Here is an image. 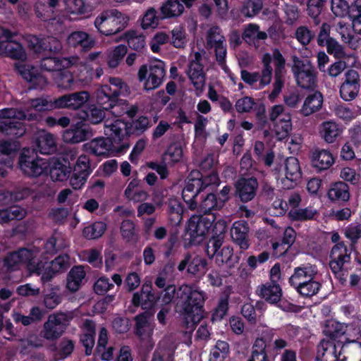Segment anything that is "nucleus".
Listing matches in <instances>:
<instances>
[{
  "mask_svg": "<svg viewBox=\"0 0 361 361\" xmlns=\"http://www.w3.org/2000/svg\"><path fill=\"white\" fill-rule=\"evenodd\" d=\"M272 59L274 61V89L271 96L275 97L281 92L285 82L286 59L278 49L273 51L272 55L264 54L262 58L261 73H250L247 70L240 71L241 79L247 85L253 86L257 81L259 82V87H264L270 84L273 75V68L271 65Z\"/></svg>",
  "mask_w": 361,
  "mask_h": 361,
  "instance_id": "f257e3e1",
  "label": "nucleus"
},
{
  "mask_svg": "<svg viewBox=\"0 0 361 361\" xmlns=\"http://www.w3.org/2000/svg\"><path fill=\"white\" fill-rule=\"evenodd\" d=\"M104 133L107 138L99 137L84 145L90 153L96 156L106 155L110 151L123 152L130 147L128 125L121 120L106 121Z\"/></svg>",
  "mask_w": 361,
  "mask_h": 361,
  "instance_id": "f03ea898",
  "label": "nucleus"
},
{
  "mask_svg": "<svg viewBox=\"0 0 361 361\" xmlns=\"http://www.w3.org/2000/svg\"><path fill=\"white\" fill-rule=\"evenodd\" d=\"M206 295L203 291L194 289L183 284L177 290V299L181 307L182 312L190 327L199 323L204 317V303Z\"/></svg>",
  "mask_w": 361,
  "mask_h": 361,
  "instance_id": "7ed1b4c3",
  "label": "nucleus"
},
{
  "mask_svg": "<svg viewBox=\"0 0 361 361\" xmlns=\"http://www.w3.org/2000/svg\"><path fill=\"white\" fill-rule=\"evenodd\" d=\"M109 84L101 86L96 92L97 104L105 110L113 108L119 96L129 94L128 85L119 78H110Z\"/></svg>",
  "mask_w": 361,
  "mask_h": 361,
  "instance_id": "20e7f679",
  "label": "nucleus"
},
{
  "mask_svg": "<svg viewBox=\"0 0 361 361\" xmlns=\"http://www.w3.org/2000/svg\"><path fill=\"white\" fill-rule=\"evenodd\" d=\"M129 18L116 9L106 10L100 13L94 22L97 31L105 36L116 35L128 25Z\"/></svg>",
  "mask_w": 361,
  "mask_h": 361,
  "instance_id": "39448f33",
  "label": "nucleus"
},
{
  "mask_svg": "<svg viewBox=\"0 0 361 361\" xmlns=\"http://www.w3.org/2000/svg\"><path fill=\"white\" fill-rule=\"evenodd\" d=\"M292 72L298 86L305 90H313L317 87V73L308 59L292 56Z\"/></svg>",
  "mask_w": 361,
  "mask_h": 361,
  "instance_id": "423d86ee",
  "label": "nucleus"
},
{
  "mask_svg": "<svg viewBox=\"0 0 361 361\" xmlns=\"http://www.w3.org/2000/svg\"><path fill=\"white\" fill-rule=\"evenodd\" d=\"M73 319V313L59 312L51 314L44 323L39 336L49 341H55L64 333L66 323Z\"/></svg>",
  "mask_w": 361,
  "mask_h": 361,
  "instance_id": "0eeeda50",
  "label": "nucleus"
},
{
  "mask_svg": "<svg viewBox=\"0 0 361 361\" xmlns=\"http://www.w3.org/2000/svg\"><path fill=\"white\" fill-rule=\"evenodd\" d=\"M165 75L164 63L157 61L149 66H141L137 78L140 82H144V89L149 91L158 88L162 84Z\"/></svg>",
  "mask_w": 361,
  "mask_h": 361,
  "instance_id": "6e6552de",
  "label": "nucleus"
},
{
  "mask_svg": "<svg viewBox=\"0 0 361 361\" xmlns=\"http://www.w3.org/2000/svg\"><path fill=\"white\" fill-rule=\"evenodd\" d=\"M16 35L9 30L0 27V37L6 40L0 41V55H4L14 60L24 61L27 59V53L19 42L11 40Z\"/></svg>",
  "mask_w": 361,
  "mask_h": 361,
  "instance_id": "1a4fd4ad",
  "label": "nucleus"
},
{
  "mask_svg": "<svg viewBox=\"0 0 361 361\" xmlns=\"http://www.w3.org/2000/svg\"><path fill=\"white\" fill-rule=\"evenodd\" d=\"M18 164L22 171L30 177H37L47 169L45 159L34 156L33 151L24 149L19 157Z\"/></svg>",
  "mask_w": 361,
  "mask_h": 361,
  "instance_id": "9d476101",
  "label": "nucleus"
},
{
  "mask_svg": "<svg viewBox=\"0 0 361 361\" xmlns=\"http://www.w3.org/2000/svg\"><path fill=\"white\" fill-rule=\"evenodd\" d=\"M360 87V78L357 71L350 69L345 73V80L340 87L341 97L345 101L356 98Z\"/></svg>",
  "mask_w": 361,
  "mask_h": 361,
  "instance_id": "9b49d317",
  "label": "nucleus"
},
{
  "mask_svg": "<svg viewBox=\"0 0 361 361\" xmlns=\"http://www.w3.org/2000/svg\"><path fill=\"white\" fill-rule=\"evenodd\" d=\"M214 221L213 216L209 217L194 215L188 221L187 233L193 240L204 236L209 232Z\"/></svg>",
  "mask_w": 361,
  "mask_h": 361,
  "instance_id": "f8f14e48",
  "label": "nucleus"
},
{
  "mask_svg": "<svg viewBox=\"0 0 361 361\" xmlns=\"http://www.w3.org/2000/svg\"><path fill=\"white\" fill-rule=\"evenodd\" d=\"M28 46L36 54L46 51L51 54H57L62 49L61 42L54 37L40 39L33 36L29 39Z\"/></svg>",
  "mask_w": 361,
  "mask_h": 361,
  "instance_id": "ddd939ff",
  "label": "nucleus"
},
{
  "mask_svg": "<svg viewBox=\"0 0 361 361\" xmlns=\"http://www.w3.org/2000/svg\"><path fill=\"white\" fill-rule=\"evenodd\" d=\"M341 343L343 341H339L335 343L332 341L322 340L317 348V361H336L341 357L342 353H340Z\"/></svg>",
  "mask_w": 361,
  "mask_h": 361,
  "instance_id": "4468645a",
  "label": "nucleus"
},
{
  "mask_svg": "<svg viewBox=\"0 0 361 361\" xmlns=\"http://www.w3.org/2000/svg\"><path fill=\"white\" fill-rule=\"evenodd\" d=\"M90 98L87 91H80L68 94L56 99V106L58 109H69L75 110L83 106Z\"/></svg>",
  "mask_w": 361,
  "mask_h": 361,
  "instance_id": "2eb2a0df",
  "label": "nucleus"
},
{
  "mask_svg": "<svg viewBox=\"0 0 361 361\" xmlns=\"http://www.w3.org/2000/svg\"><path fill=\"white\" fill-rule=\"evenodd\" d=\"M92 136L91 128L85 123H78L75 126L66 130L63 133V140L66 143H79Z\"/></svg>",
  "mask_w": 361,
  "mask_h": 361,
  "instance_id": "dca6fc26",
  "label": "nucleus"
},
{
  "mask_svg": "<svg viewBox=\"0 0 361 361\" xmlns=\"http://www.w3.org/2000/svg\"><path fill=\"white\" fill-rule=\"evenodd\" d=\"M250 228L245 221H238L233 223L231 228V236L233 241L242 250H246L250 247Z\"/></svg>",
  "mask_w": 361,
  "mask_h": 361,
  "instance_id": "f3484780",
  "label": "nucleus"
},
{
  "mask_svg": "<svg viewBox=\"0 0 361 361\" xmlns=\"http://www.w3.org/2000/svg\"><path fill=\"white\" fill-rule=\"evenodd\" d=\"M226 230V224L224 221H219L215 224L213 229L215 235L209 240L206 247L207 255L210 259L214 257L215 255L221 249Z\"/></svg>",
  "mask_w": 361,
  "mask_h": 361,
  "instance_id": "a211bd4d",
  "label": "nucleus"
},
{
  "mask_svg": "<svg viewBox=\"0 0 361 361\" xmlns=\"http://www.w3.org/2000/svg\"><path fill=\"white\" fill-rule=\"evenodd\" d=\"M67 43L70 47H79L83 51H88L95 46L96 41L89 33L76 30L68 35Z\"/></svg>",
  "mask_w": 361,
  "mask_h": 361,
  "instance_id": "6ab92c4d",
  "label": "nucleus"
},
{
  "mask_svg": "<svg viewBox=\"0 0 361 361\" xmlns=\"http://www.w3.org/2000/svg\"><path fill=\"white\" fill-rule=\"evenodd\" d=\"M31 255L32 250L25 247L9 252L3 259L4 267L8 271L17 269L19 265L26 263Z\"/></svg>",
  "mask_w": 361,
  "mask_h": 361,
  "instance_id": "aec40b11",
  "label": "nucleus"
},
{
  "mask_svg": "<svg viewBox=\"0 0 361 361\" xmlns=\"http://www.w3.org/2000/svg\"><path fill=\"white\" fill-rule=\"evenodd\" d=\"M237 192L242 202H247L256 195L258 182L255 178H240L235 185Z\"/></svg>",
  "mask_w": 361,
  "mask_h": 361,
  "instance_id": "412c9836",
  "label": "nucleus"
},
{
  "mask_svg": "<svg viewBox=\"0 0 361 361\" xmlns=\"http://www.w3.org/2000/svg\"><path fill=\"white\" fill-rule=\"evenodd\" d=\"M151 314L145 312L137 315L135 320V335L142 341H148L151 338L154 326L151 323Z\"/></svg>",
  "mask_w": 361,
  "mask_h": 361,
  "instance_id": "4be33fe9",
  "label": "nucleus"
},
{
  "mask_svg": "<svg viewBox=\"0 0 361 361\" xmlns=\"http://www.w3.org/2000/svg\"><path fill=\"white\" fill-rule=\"evenodd\" d=\"M56 150L54 136L45 130L39 131L35 138V148L31 151H37L43 154H51Z\"/></svg>",
  "mask_w": 361,
  "mask_h": 361,
  "instance_id": "5701e85b",
  "label": "nucleus"
},
{
  "mask_svg": "<svg viewBox=\"0 0 361 361\" xmlns=\"http://www.w3.org/2000/svg\"><path fill=\"white\" fill-rule=\"evenodd\" d=\"M348 326L338 322L331 320L328 321L324 326L323 333L330 338L329 341L338 343L339 341H343L344 343L349 341L346 336Z\"/></svg>",
  "mask_w": 361,
  "mask_h": 361,
  "instance_id": "b1692460",
  "label": "nucleus"
},
{
  "mask_svg": "<svg viewBox=\"0 0 361 361\" xmlns=\"http://www.w3.org/2000/svg\"><path fill=\"white\" fill-rule=\"evenodd\" d=\"M157 299L158 296L152 292V283H145L140 291H137L133 294L132 303L136 307L140 305L150 307L156 303Z\"/></svg>",
  "mask_w": 361,
  "mask_h": 361,
  "instance_id": "393cba45",
  "label": "nucleus"
},
{
  "mask_svg": "<svg viewBox=\"0 0 361 361\" xmlns=\"http://www.w3.org/2000/svg\"><path fill=\"white\" fill-rule=\"evenodd\" d=\"M317 273V270L312 266L297 267L289 279V282L296 288L306 281L313 280Z\"/></svg>",
  "mask_w": 361,
  "mask_h": 361,
  "instance_id": "a878e982",
  "label": "nucleus"
},
{
  "mask_svg": "<svg viewBox=\"0 0 361 361\" xmlns=\"http://www.w3.org/2000/svg\"><path fill=\"white\" fill-rule=\"evenodd\" d=\"M334 162L331 153L326 149H316L312 152V166L319 171L329 169Z\"/></svg>",
  "mask_w": 361,
  "mask_h": 361,
  "instance_id": "bb28decb",
  "label": "nucleus"
},
{
  "mask_svg": "<svg viewBox=\"0 0 361 361\" xmlns=\"http://www.w3.org/2000/svg\"><path fill=\"white\" fill-rule=\"evenodd\" d=\"M259 295L269 303L275 304L281 298L282 291L279 285L276 283H267L262 285L259 289Z\"/></svg>",
  "mask_w": 361,
  "mask_h": 361,
  "instance_id": "cd10ccee",
  "label": "nucleus"
},
{
  "mask_svg": "<svg viewBox=\"0 0 361 361\" xmlns=\"http://www.w3.org/2000/svg\"><path fill=\"white\" fill-rule=\"evenodd\" d=\"M341 353L343 361H361V343L354 340L341 343Z\"/></svg>",
  "mask_w": 361,
  "mask_h": 361,
  "instance_id": "c85d7f7f",
  "label": "nucleus"
},
{
  "mask_svg": "<svg viewBox=\"0 0 361 361\" xmlns=\"http://www.w3.org/2000/svg\"><path fill=\"white\" fill-rule=\"evenodd\" d=\"M85 271L82 266H75L68 272L66 278V288L72 293L79 290L82 281L85 277Z\"/></svg>",
  "mask_w": 361,
  "mask_h": 361,
  "instance_id": "c756f323",
  "label": "nucleus"
},
{
  "mask_svg": "<svg viewBox=\"0 0 361 361\" xmlns=\"http://www.w3.org/2000/svg\"><path fill=\"white\" fill-rule=\"evenodd\" d=\"M322 103L323 97L321 93L310 94L305 99L300 113L304 116H309L318 111L322 108Z\"/></svg>",
  "mask_w": 361,
  "mask_h": 361,
  "instance_id": "7c9ffc66",
  "label": "nucleus"
},
{
  "mask_svg": "<svg viewBox=\"0 0 361 361\" xmlns=\"http://www.w3.org/2000/svg\"><path fill=\"white\" fill-rule=\"evenodd\" d=\"M327 195L333 202H347L350 196L348 185L343 181L332 184Z\"/></svg>",
  "mask_w": 361,
  "mask_h": 361,
  "instance_id": "2f4dec72",
  "label": "nucleus"
},
{
  "mask_svg": "<svg viewBox=\"0 0 361 361\" xmlns=\"http://www.w3.org/2000/svg\"><path fill=\"white\" fill-rule=\"evenodd\" d=\"M319 135L327 143H333L341 133L338 125L334 121H324L319 126Z\"/></svg>",
  "mask_w": 361,
  "mask_h": 361,
  "instance_id": "473e14b6",
  "label": "nucleus"
},
{
  "mask_svg": "<svg viewBox=\"0 0 361 361\" xmlns=\"http://www.w3.org/2000/svg\"><path fill=\"white\" fill-rule=\"evenodd\" d=\"M188 75L195 89L202 90L205 85L203 65L198 63L189 64Z\"/></svg>",
  "mask_w": 361,
  "mask_h": 361,
  "instance_id": "72a5a7b5",
  "label": "nucleus"
},
{
  "mask_svg": "<svg viewBox=\"0 0 361 361\" xmlns=\"http://www.w3.org/2000/svg\"><path fill=\"white\" fill-rule=\"evenodd\" d=\"M183 11L184 6L179 0H167L160 7L161 18L178 17Z\"/></svg>",
  "mask_w": 361,
  "mask_h": 361,
  "instance_id": "f704fd0d",
  "label": "nucleus"
},
{
  "mask_svg": "<svg viewBox=\"0 0 361 361\" xmlns=\"http://www.w3.org/2000/svg\"><path fill=\"white\" fill-rule=\"evenodd\" d=\"M286 178L295 183L301 178V170L298 159L290 157L285 161Z\"/></svg>",
  "mask_w": 361,
  "mask_h": 361,
  "instance_id": "c9c22d12",
  "label": "nucleus"
},
{
  "mask_svg": "<svg viewBox=\"0 0 361 361\" xmlns=\"http://www.w3.org/2000/svg\"><path fill=\"white\" fill-rule=\"evenodd\" d=\"M274 124V130L279 140L286 137L292 130L291 116L290 114L283 115Z\"/></svg>",
  "mask_w": 361,
  "mask_h": 361,
  "instance_id": "e433bc0d",
  "label": "nucleus"
},
{
  "mask_svg": "<svg viewBox=\"0 0 361 361\" xmlns=\"http://www.w3.org/2000/svg\"><path fill=\"white\" fill-rule=\"evenodd\" d=\"M26 129L23 123L19 121H9L6 123H0V133L6 136L19 137L25 133Z\"/></svg>",
  "mask_w": 361,
  "mask_h": 361,
  "instance_id": "4c0bfd02",
  "label": "nucleus"
},
{
  "mask_svg": "<svg viewBox=\"0 0 361 361\" xmlns=\"http://www.w3.org/2000/svg\"><path fill=\"white\" fill-rule=\"evenodd\" d=\"M223 208L222 202L219 201L216 195L207 194L202 198L197 209L204 214H209L214 210H220Z\"/></svg>",
  "mask_w": 361,
  "mask_h": 361,
  "instance_id": "58836bf2",
  "label": "nucleus"
},
{
  "mask_svg": "<svg viewBox=\"0 0 361 361\" xmlns=\"http://www.w3.org/2000/svg\"><path fill=\"white\" fill-rule=\"evenodd\" d=\"M71 171V166L57 160L51 166L50 177L54 181H63L69 177Z\"/></svg>",
  "mask_w": 361,
  "mask_h": 361,
  "instance_id": "ea45409f",
  "label": "nucleus"
},
{
  "mask_svg": "<svg viewBox=\"0 0 361 361\" xmlns=\"http://www.w3.org/2000/svg\"><path fill=\"white\" fill-rule=\"evenodd\" d=\"M267 343L263 338L255 340L250 357L247 361H269L266 351Z\"/></svg>",
  "mask_w": 361,
  "mask_h": 361,
  "instance_id": "a19ab883",
  "label": "nucleus"
},
{
  "mask_svg": "<svg viewBox=\"0 0 361 361\" xmlns=\"http://www.w3.org/2000/svg\"><path fill=\"white\" fill-rule=\"evenodd\" d=\"M55 103L56 99L51 100L47 98L39 97L29 100L27 102L26 104L35 111L40 112L58 109Z\"/></svg>",
  "mask_w": 361,
  "mask_h": 361,
  "instance_id": "79ce46f5",
  "label": "nucleus"
},
{
  "mask_svg": "<svg viewBox=\"0 0 361 361\" xmlns=\"http://www.w3.org/2000/svg\"><path fill=\"white\" fill-rule=\"evenodd\" d=\"M66 245L60 233L54 232V234L47 240L44 249L47 253L54 255L58 251L63 249Z\"/></svg>",
  "mask_w": 361,
  "mask_h": 361,
  "instance_id": "37998d69",
  "label": "nucleus"
},
{
  "mask_svg": "<svg viewBox=\"0 0 361 361\" xmlns=\"http://www.w3.org/2000/svg\"><path fill=\"white\" fill-rule=\"evenodd\" d=\"M120 232L123 239L126 242L136 241L137 239L135 224L131 220L126 219L121 222Z\"/></svg>",
  "mask_w": 361,
  "mask_h": 361,
  "instance_id": "c03bdc74",
  "label": "nucleus"
},
{
  "mask_svg": "<svg viewBox=\"0 0 361 361\" xmlns=\"http://www.w3.org/2000/svg\"><path fill=\"white\" fill-rule=\"evenodd\" d=\"M128 49L125 45L116 46L112 51H109L107 57V64L110 68H116L127 54Z\"/></svg>",
  "mask_w": 361,
  "mask_h": 361,
  "instance_id": "a18cd8bd",
  "label": "nucleus"
},
{
  "mask_svg": "<svg viewBox=\"0 0 361 361\" xmlns=\"http://www.w3.org/2000/svg\"><path fill=\"white\" fill-rule=\"evenodd\" d=\"M56 83L59 87L67 90H76L79 85L78 81L75 80L68 71L60 73L56 78Z\"/></svg>",
  "mask_w": 361,
  "mask_h": 361,
  "instance_id": "49530a36",
  "label": "nucleus"
},
{
  "mask_svg": "<svg viewBox=\"0 0 361 361\" xmlns=\"http://www.w3.org/2000/svg\"><path fill=\"white\" fill-rule=\"evenodd\" d=\"M226 42V38L222 35L221 29L217 26L210 27L206 36V44L207 48H211L212 47L224 44Z\"/></svg>",
  "mask_w": 361,
  "mask_h": 361,
  "instance_id": "de8ad7c7",
  "label": "nucleus"
},
{
  "mask_svg": "<svg viewBox=\"0 0 361 361\" xmlns=\"http://www.w3.org/2000/svg\"><path fill=\"white\" fill-rule=\"evenodd\" d=\"M262 8V0H247L243 3L240 12L245 17L252 18L257 15Z\"/></svg>",
  "mask_w": 361,
  "mask_h": 361,
  "instance_id": "09e8293b",
  "label": "nucleus"
},
{
  "mask_svg": "<svg viewBox=\"0 0 361 361\" xmlns=\"http://www.w3.org/2000/svg\"><path fill=\"white\" fill-rule=\"evenodd\" d=\"M105 231L106 224L102 221H97L85 227L82 234L87 239H96L101 237Z\"/></svg>",
  "mask_w": 361,
  "mask_h": 361,
  "instance_id": "8fccbe9b",
  "label": "nucleus"
},
{
  "mask_svg": "<svg viewBox=\"0 0 361 361\" xmlns=\"http://www.w3.org/2000/svg\"><path fill=\"white\" fill-rule=\"evenodd\" d=\"M66 9L73 14H86L92 11V7L84 0H66Z\"/></svg>",
  "mask_w": 361,
  "mask_h": 361,
  "instance_id": "3c124183",
  "label": "nucleus"
},
{
  "mask_svg": "<svg viewBox=\"0 0 361 361\" xmlns=\"http://www.w3.org/2000/svg\"><path fill=\"white\" fill-rule=\"evenodd\" d=\"M162 19L161 15L158 16L157 10L154 8L151 7L145 13L142 17L141 26L145 30L149 27H156L158 25L159 20Z\"/></svg>",
  "mask_w": 361,
  "mask_h": 361,
  "instance_id": "603ef678",
  "label": "nucleus"
},
{
  "mask_svg": "<svg viewBox=\"0 0 361 361\" xmlns=\"http://www.w3.org/2000/svg\"><path fill=\"white\" fill-rule=\"evenodd\" d=\"M233 250L232 247L229 246L223 247L219 252L215 255V262L219 266L228 264L230 267H234L237 262H233Z\"/></svg>",
  "mask_w": 361,
  "mask_h": 361,
  "instance_id": "864d4df0",
  "label": "nucleus"
},
{
  "mask_svg": "<svg viewBox=\"0 0 361 361\" xmlns=\"http://www.w3.org/2000/svg\"><path fill=\"white\" fill-rule=\"evenodd\" d=\"M31 250L32 257L26 262L27 269L30 273L40 275L47 267L46 263L37 259V256L39 252L37 250L32 249Z\"/></svg>",
  "mask_w": 361,
  "mask_h": 361,
  "instance_id": "5fc2aeb1",
  "label": "nucleus"
},
{
  "mask_svg": "<svg viewBox=\"0 0 361 361\" xmlns=\"http://www.w3.org/2000/svg\"><path fill=\"white\" fill-rule=\"evenodd\" d=\"M326 0H309L307 4V12L310 17L314 19L315 25H319L320 20L318 17L321 14Z\"/></svg>",
  "mask_w": 361,
  "mask_h": 361,
  "instance_id": "6e6d98bb",
  "label": "nucleus"
},
{
  "mask_svg": "<svg viewBox=\"0 0 361 361\" xmlns=\"http://www.w3.org/2000/svg\"><path fill=\"white\" fill-rule=\"evenodd\" d=\"M174 353L175 348L173 345L166 348L161 342L158 350L154 353L152 361H173Z\"/></svg>",
  "mask_w": 361,
  "mask_h": 361,
  "instance_id": "4d7b16f0",
  "label": "nucleus"
},
{
  "mask_svg": "<svg viewBox=\"0 0 361 361\" xmlns=\"http://www.w3.org/2000/svg\"><path fill=\"white\" fill-rule=\"evenodd\" d=\"M295 37L302 45H308L315 37V33L306 25H300L295 30Z\"/></svg>",
  "mask_w": 361,
  "mask_h": 361,
  "instance_id": "13d9d810",
  "label": "nucleus"
},
{
  "mask_svg": "<svg viewBox=\"0 0 361 361\" xmlns=\"http://www.w3.org/2000/svg\"><path fill=\"white\" fill-rule=\"evenodd\" d=\"M188 42L185 30L182 27H177L171 30V44L178 49H183Z\"/></svg>",
  "mask_w": 361,
  "mask_h": 361,
  "instance_id": "bf43d9fd",
  "label": "nucleus"
},
{
  "mask_svg": "<svg viewBox=\"0 0 361 361\" xmlns=\"http://www.w3.org/2000/svg\"><path fill=\"white\" fill-rule=\"evenodd\" d=\"M285 14V23L292 26L295 25L300 18V13L298 6L293 4L285 3L283 6Z\"/></svg>",
  "mask_w": 361,
  "mask_h": 361,
  "instance_id": "052dcab7",
  "label": "nucleus"
},
{
  "mask_svg": "<svg viewBox=\"0 0 361 361\" xmlns=\"http://www.w3.org/2000/svg\"><path fill=\"white\" fill-rule=\"evenodd\" d=\"M331 259H339L344 262H350V252L346 245L343 243L336 244L331 249L330 254Z\"/></svg>",
  "mask_w": 361,
  "mask_h": 361,
  "instance_id": "680f3d73",
  "label": "nucleus"
},
{
  "mask_svg": "<svg viewBox=\"0 0 361 361\" xmlns=\"http://www.w3.org/2000/svg\"><path fill=\"white\" fill-rule=\"evenodd\" d=\"M320 283L316 281H307L296 288L298 292L305 297H312L316 295L320 289Z\"/></svg>",
  "mask_w": 361,
  "mask_h": 361,
  "instance_id": "e2e57ef3",
  "label": "nucleus"
},
{
  "mask_svg": "<svg viewBox=\"0 0 361 361\" xmlns=\"http://www.w3.org/2000/svg\"><path fill=\"white\" fill-rule=\"evenodd\" d=\"M48 266L56 274L65 271L70 266L69 257L67 255H59L52 260Z\"/></svg>",
  "mask_w": 361,
  "mask_h": 361,
  "instance_id": "0e129e2a",
  "label": "nucleus"
},
{
  "mask_svg": "<svg viewBox=\"0 0 361 361\" xmlns=\"http://www.w3.org/2000/svg\"><path fill=\"white\" fill-rule=\"evenodd\" d=\"M331 8L337 17H345L349 14L350 6L346 0H331Z\"/></svg>",
  "mask_w": 361,
  "mask_h": 361,
  "instance_id": "69168bd1",
  "label": "nucleus"
},
{
  "mask_svg": "<svg viewBox=\"0 0 361 361\" xmlns=\"http://www.w3.org/2000/svg\"><path fill=\"white\" fill-rule=\"evenodd\" d=\"M329 40L330 41H328V42L324 45V47L326 48L328 54L333 55L336 59H344L346 54L343 46L334 38L330 39Z\"/></svg>",
  "mask_w": 361,
  "mask_h": 361,
  "instance_id": "338daca9",
  "label": "nucleus"
},
{
  "mask_svg": "<svg viewBox=\"0 0 361 361\" xmlns=\"http://www.w3.org/2000/svg\"><path fill=\"white\" fill-rule=\"evenodd\" d=\"M73 171L88 177L92 171L90 158L87 155H80L77 159Z\"/></svg>",
  "mask_w": 361,
  "mask_h": 361,
  "instance_id": "774afa93",
  "label": "nucleus"
}]
</instances>
